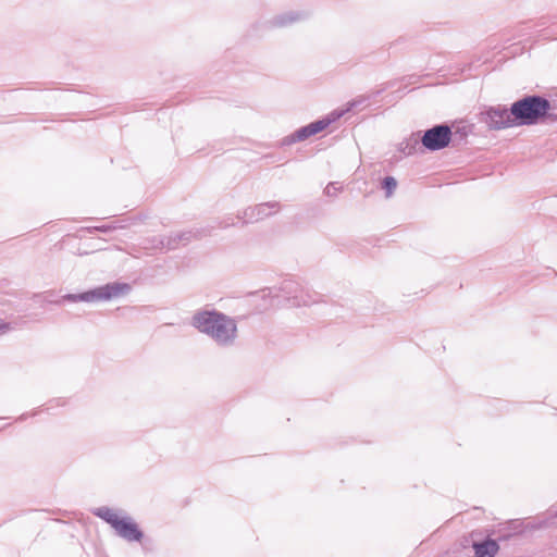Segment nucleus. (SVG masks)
<instances>
[{"instance_id":"obj_1","label":"nucleus","mask_w":557,"mask_h":557,"mask_svg":"<svg viewBox=\"0 0 557 557\" xmlns=\"http://www.w3.org/2000/svg\"><path fill=\"white\" fill-rule=\"evenodd\" d=\"M190 324L221 346H231L238 334L236 320L218 310L197 311Z\"/></svg>"},{"instance_id":"obj_2","label":"nucleus","mask_w":557,"mask_h":557,"mask_svg":"<svg viewBox=\"0 0 557 557\" xmlns=\"http://www.w3.org/2000/svg\"><path fill=\"white\" fill-rule=\"evenodd\" d=\"M549 109L547 100L541 97H525L511 106V115L516 126L532 125L543 117Z\"/></svg>"},{"instance_id":"obj_3","label":"nucleus","mask_w":557,"mask_h":557,"mask_svg":"<svg viewBox=\"0 0 557 557\" xmlns=\"http://www.w3.org/2000/svg\"><path fill=\"white\" fill-rule=\"evenodd\" d=\"M96 515L108 522L124 540L139 542L143 539V532L131 517L107 507L97 509Z\"/></svg>"},{"instance_id":"obj_4","label":"nucleus","mask_w":557,"mask_h":557,"mask_svg":"<svg viewBox=\"0 0 557 557\" xmlns=\"http://www.w3.org/2000/svg\"><path fill=\"white\" fill-rule=\"evenodd\" d=\"M131 287L125 283H109L94 289L81 293V294H69L63 297V299L77 302H98V301H109L113 299L121 298L128 294Z\"/></svg>"},{"instance_id":"obj_5","label":"nucleus","mask_w":557,"mask_h":557,"mask_svg":"<svg viewBox=\"0 0 557 557\" xmlns=\"http://www.w3.org/2000/svg\"><path fill=\"white\" fill-rule=\"evenodd\" d=\"M481 121L492 129H504L517 127L516 121L512 119L511 109L505 107H491L481 113Z\"/></svg>"},{"instance_id":"obj_6","label":"nucleus","mask_w":557,"mask_h":557,"mask_svg":"<svg viewBox=\"0 0 557 557\" xmlns=\"http://www.w3.org/2000/svg\"><path fill=\"white\" fill-rule=\"evenodd\" d=\"M451 135L450 127L447 125H437L423 134L421 143L428 150H441L449 145Z\"/></svg>"},{"instance_id":"obj_7","label":"nucleus","mask_w":557,"mask_h":557,"mask_svg":"<svg viewBox=\"0 0 557 557\" xmlns=\"http://www.w3.org/2000/svg\"><path fill=\"white\" fill-rule=\"evenodd\" d=\"M342 114H343V112H341V111H333L324 119L315 121V122L298 129L294 136L297 140H302L312 135H315L319 132L326 128L331 123L338 120L342 116Z\"/></svg>"},{"instance_id":"obj_8","label":"nucleus","mask_w":557,"mask_h":557,"mask_svg":"<svg viewBox=\"0 0 557 557\" xmlns=\"http://www.w3.org/2000/svg\"><path fill=\"white\" fill-rule=\"evenodd\" d=\"M281 210V203L278 201H267L259 203L255 207L249 208L246 211V215L249 220L264 219L270 215L277 213Z\"/></svg>"},{"instance_id":"obj_9","label":"nucleus","mask_w":557,"mask_h":557,"mask_svg":"<svg viewBox=\"0 0 557 557\" xmlns=\"http://www.w3.org/2000/svg\"><path fill=\"white\" fill-rule=\"evenodd\" d=\"M475 556L474 557H494L499 549L496 541L487 540L482 543L473 545Z\"/></svg>"},{"instance_id":"obj_10","label":"nucleus","mask_w":557,"mask_h":557,"mask_svg":"<svg viewBox=\"0 0 557 557\" xmlns=\"http://www.w3.org/2000/svg\"><path fill=\"white\" fill-rule=\"evenodd\" d=\"M342 189H343V187L338 183H330L325 187L324 194L327 197H336L342 191Z\"/></svg>"},{"instance_id":"obj_11","label":"nucleus","mask_w":557,"mask_h":557,"mask_svg":"<svg viewBox=\"0 0 557 557\" xmlns=\"http://www.w3.org/2000/svg\"><path fill=\"white\" fill-rule=\"evenodd\" d=\"M396 185H397V183L394 177H386L384 180V188L386 189L387 197H389L393 194V191L396 188Z\"/></svg>"},{"instance_id":"obj_12","label":"nucleus","mask_w":557,"mask_h":557,"mask_svg":"<svg viewBox=\"0 0 557 557\" xmlns=\"http://www.w3.org/2000/svg\"><path fill=\"white\" fill-rule=\"evenodd\" d=\"M9 330L8 324L0 322V333H4Z\"/></svg>"},{"instance_id":"obj_13","label":"nucleus","mask_w":557,"mask_h":557,"mask_svg":"<svg viewBox=\"0 0 557 557\" xmlns=\"http://www.w3.org/2000/svg\"><path fill=\"white\" fill-rule=\"evenodd\" d=\"M310 304H312V301H309V300H304V301H302V305H304V306H309Z\"/></svg>"}]
</instances>
